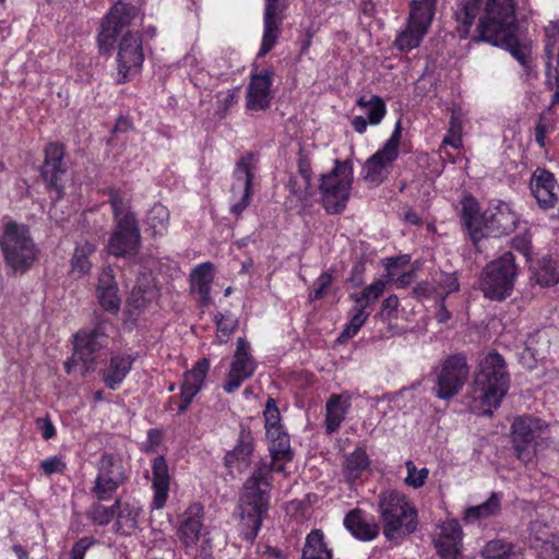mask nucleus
I'll list each match as a JSON object with an SVG mask.
<instances>
[{"label":"nucleus","mask_w":559,"mask_h":559,"mask_svg":"<svg viewBox=\"0 0 559 559\" xmlns=\"http://www.w3.org/2000/svg\"><path fill=\"white\" fill-rule=\"evenodd\" d=\"M352 405L348 393L332 395L325 406V427L329 433L335 432L344 421Z\"/></svg>","instance_id":"33"},{"label":"nucleus","mask_w":559,"mask_h":559,"mask_svg":"<svg viewBox=\"0 0 559 559\" xmlns=\"http://www.w3.org/2000/svg\"><path fill=\"white\" fill-rule=\"evenodd\" d=\"M411 261V258L407 254L389 258L384 262V266L386 270V278L388 281H395V286L397 288H404L408 286L413 278V271L403 272L400 274V269L407 265Z\"/></svg>","instance_id":"40"},{"label":"nucleus","mask_w":559,"mask_h":559,"mask_svg":"<svg viewBox=\"0 0 559 559\" xmlns=\"http://www.w3.org/2000/svg\"><path fill=\"white\" fill-rule=\"evenodd\" d=\"M365 309V307L355 304V307L350 313L349 321L342 332V338H352L358 333L369 317V312H367Z\"/></svg>","instance_id":"50"},{"label":"nucleus","mask_w":559,"mask_h":559,"mask_svg":"<svg viewBox=\"0 0 559 559\" xmlns=\"http://www.w3.org/2000/svg\"><path fill=\"white\" fill-rule=\"evenodd\" d=\"M484 218L479 214L477 201L472 197L463 200V219L474 242L479 240V234H483Z\"/></svg>","instance_id":"41"},{"label":"nucleus","mask_w":559,"mask_h":559,"mask_svg":"<svg viewBox=\"0 0 559 559\" xmlns=\"http://www.w3.org/2000/svg\"><path fill=\"white\" fill-rule=\"evenodd\" d=\"M286 188L288 190L286 203L290 209L304 210L311 205L316 187L312 183L311 163L306 155L299 156L298 170L289 177Z\"/></svg>","instance_id":"16"},{"label":"nucleus","mask_w":559,"mask_h":559,"mask_svg":"<svg viewBox=\"0 0 559 559\" xmlns=\"http://www.w3.org/2000/svg\"><path fill=\"white\" fill-rule=\"evenodd\" d=\"M107 346V336L102 328L82 330L75 335V352L71 360L64 364L66 371L72 372L78 362H82L83 372L93 370L96 362L95 354Z\"/></svg>","instance_id":"15"},{"label":"nucleus","mask_w":559,"mask_h":559,"mask_svg":"<svg viewBox=\"0 0 559 559\" xmlns=\"http://www.w3.org/2000/svg\"><path fill=\"white\" fill-rule=\"evenodd\" d=\"M265 436L272 456L271 469L284 471V462L292 460L290 441L287 432L281 424L280 411L273 399H269L263 412Z\"/></svg>","instance_id":"12"},{"label":"nucleus","mask_w":559,"mask_h":559,"mask_svg":"<svg viewBox=\"0 0 559 559\" xmlns=\"http://www.w3.org/2000/svg\"><path fill=\"white\" fill-rule=\"evenodd\" d=\"M133 364V357L128 354H117L110 358L108 366L103 371V381L111 389L116 390L130 372Z\"/></svg>","instance_id":"35"},{"label":"nucleus","mask_w":559,"mask_h":559,"mask_svg":"<svg viewBox=\"0 0 559 559\" xmlns=\"http://www.w3.org/2000/svg\"><path fill=\"white\" fill-rule=\"evenodd\" d=\"M518 214L511 209V205L506 202H499L489 214V218H484L483 234H479V239L487 236H500L511 233L516 224Z\"/></svg>","instance_id":"22"},{"label":"nucleus","mask_w":559,"mask_h":559,"mask_svg":"<svg viewBox=\"0 0 559 559\" xmlns=\"http://www.w3.org/2000/svg\"><path fill=\"white\" fill-rule=\"evenodd\" d=\"M63 148L57 143H49L45 148V162L41 175L46 182L55 190L57 197L61 194V178L64 174L62 167Z\"/></svg>","instance_id":"27"},{"label":"nucleus","mask_w":559,"mask_h":559,"mask_svg":"<svg viewBox=\"0 0 559 559\" xmlns=\"http://www.w3.org/2000/svg\"><path fill=\"white\" fill-rule=\"evenodd\" d=\"M510 388V373L504 358L496 350L479 357L468 393L471 408L490 416L498 408Z\"/></svg>","instance_id":"2"},{"label":"nucleus","mask_w":559,"mask_h":559,"mask_svg":"<svg viewBox=\"0 0 559 559\" xmlns=\"http://www.w3.org/2000/svg\"><path fill=\"white\" fill-rule=\"evenodd\" d=\"M301 559H332V550L320 530H312L306 537Z\"/></svg>","instance_id":"38"},{"label":"nucleus","mask_w":559,"mask_h":559,"mask_svg":"<svg viewBox=\"0 0 559 559\" xmlns=\"http://www.w3.org/2000/svg\"><path fill=\"white\" fill-rule=\"evenodd\" d=\"M97 298L105 310L111 312H117L119 310L120 298L118 296V287L111 269H105L99 274Z\"/></svg>","instance_id":"34"},{"label":"nucleus","mask_w":559,"mask_h":559,"mask_svg":"<svg viewBox=\"0 0 559 559\" xmlns=\"http://www.w3.org/2000/svg\"><path fill=\"white\" fill-rule=\"evenodd\" d=\"M357 106L365 110L369 123L372 126L379 124L386 114L385 104L379 96H371L369 98L361 96L357 100Z\"/></svg>","instance_id":"48"},{"label":"nucleus","mask_w":559,"mask_h":559,"mask_svg":"<svg viewBox=\"0 0 559 559\" xmlns=\"http://www.w3.org/2000/svg\"><path fill=\"white\" fill-rule=\"evenodd\" d=\"M438 0H412L409 14L404 28L394 41V47L401 52H409L420 46L432 23Z\"/></svg>","instance_id":"7"},{"label":"nucleus","mask_w":559,"mask_h":559,"mask_svg":"<svg viewBox=\"0 0 559 559\" xmlns=\"http://www.w3.org/2000/svg\"><path fill=\"white\" fill-rule=\"evenodd\" d=\"M153 472V509H163L168 499L170 477L168 466L164 456H157L152 464Z\"/></svg>","instance_id":"31"},{"label":"nucleus","mask_w":559,"mask_h":559,"mask_svg":"<svg viewBox=\"0 0 559 559\" xmlns=\"http://www.w3.org/2000/svg\"><path fill=\"white\" fill-rule=\"evenodd\" d=\"M516 276L514 257L506 252L486 265L480 277V289L488 299L504 300L512 294Z\"/></svg>","instance_id":"8"},{"label":"nucleus","mask_w":559,"mask_h":559,"mask_svg":"<svg viewBox=\"0 0 559 559\" xmlns=\"http://www.w3.org/2000/svg\"><path fill=\"white\" fill-rule=\"evenodd\" d=\"M547 84L559 87V24L550 23L545 29Z\"/></svg>","instance_id":"28"},{"label":"nucleus","mask_w":559,"mask_h":559,"mask_svg":"<svg viewBox=\"0 0 559 559\" xmlns=\"http://www.w3.org/2000/svg\"><path fill=\"white\" fill-rule=\"evenodd\" d=\"M272 78L273 72L263 70L251 75L247 88V108L249 110H265L272 100Z\"/></svg>","instance_id":"25"},{"label":"nucleus","mask_w":559,"mask_h":559,"mask_svg":"<svg viewBox=\"0 0 559 559\" xmlns=\"http://www.w3.org/2000/svg\"><path fill=\"white\" fill-rule=\"evenodd\" d=\"M123 483L124 480L121 479L97 476L92 490L99 500H109L118 487Z\"/></svg>","instance_id":"52"},{"label":"nucleus","mask_w":559,"mask_h":559,"mask_svg":"<svg viewBox=\"0 0 559 559\" xmlns=\"http://www.w3.org/2000/svg\"><path fill=\"white\" fill-rule=\"evenodd\" d=\"M116 509L117 508L114 506L105 507L103 504L95 503L88 509L86 516L94 524L104 526L112 520Z\"/></svg>","instance_id":"55"},{"label":"nucleus","mask_w":559,"mask_h":559,"mask_svg":"<svg viewBox=\"0 0 559 559\" xmlns=\"http://www.w3.org/2000/svg\"><path fill=\"white\" fill-rule=\"evenodd\" d=\"M402 138L400 122L396 123L391 136L381 148L370 156L364 165L362 176L366 182L378 186L389 176L393 163L399 157V146Z\"/></svg>","instance_id":"14"},{"label":"nucleus","mask_w":559,"mask_h":559,"mask_svg":"<svg viewBox=\"0 0 559 559\" xmlns=\"http://www.w3.org/2000/svg\"><path fill=\"white\" fill-rule=\"evenodd\" d=\"M385 283L386 282L383 280H377L367 286L360 294L353 295L352 298L355 304L367 308L382 295L385 288Z\"/></svg>","instance_id":"51"},{"label":"nucleus","mask_w":559,"mask_h":559,"mask_svg":"<svg viewBox=\"0 0 559 559\" xmlns=\"http://www.w3.org/2000/svg\"><path fill=\"white\" fill-rule=\"evenodd\" d=\"M169 212L157 203L147 213L146 224L153 236H163L168 229Z\"/></svg>","instance_id":"47"},{"label":"nucleus","mask_w":559,"mask_h":559,"mask_svg":"<svg viewBox=\"0 0 559 559\" xmlns=\"http://www.w3.org/2000/svg\"><path fill=\"white\" fill-rule=\"evenodd\" d=\"M43 472L50 476L52 474H62L66 469V463L61 456H50L40 462Z\"/></svg>","instance_id":"60"},{"label":"nucleus","mask_w":559,"mask_h":559,"mask_svg":"<svg viewBox=\"0 0 559 559\" xmlns=\"http://www.w3.org/2000/svg\"><path fill=\"white\" fill-rule=\"evenodd\" d=\"M257 362L251 355L250 344L245 338H238L229 371L223 389L227 393L235 392L245 380L252 377Z\"/></svg>","instance_id":"20"},{"label":"nucleus","mask_w":559,"mask_h":559,"mask_svg":"<svg viewBox=\"0 0 559 559\" xmlns=\"http://www.w3.org/2000/svg\"><path fill=\"white\" fill-rule=\"evenodd\" d=\"M213 278V265L209 262L198 265L190 274L191 290L200 295L201 301L204 305L210 301Z\"/></svg>","instance_id":"37"},{"label":"nucleus","mask_w":559,"mask_h":559,"mask_svg":"<svg viewBox=\"0 0 559 559\" xmlns=\"http://www.w3.org/2000/svg\"><path fill=\"white\" fill-rule=\"evenodd\" d=\"M554 131V121L549 115H540L535 127V141L539 146L544 147L546 144V136Z\"/></svg>","instance_id":"57"},{"label":"nucleus","mask_w":559,"mask_h":559,"mask_svg":"<svg viewBox=\"0 0 559 559\" xmlns=\"http://www.w3.org/2000/svg\"><path fill=\"white\" fill-rule=\"evenodd\" d=\"M501 498L493 492L488 500L479 506L469 507L465 510L463 520L465 523H475L483 519L496 515L500 511Z\"/></svg>","instance_id":"42"},{"label":"nucleus","mask_w":559,"mask_h":559,"mask_svg":"<svg viewBox=\"0 0 559 559\" xmlns=\"http://www.w3.org/2000/svg\"><path fill=\"white\" fill-rule=\"evenodd\" d=\"M530 187L540 207L550 209L555 206L558 201V186L551 173L537 168L533 173Z\"/></svg>","instance_id":"26"},{"label":"nucleus","mask_w":559,"mask_h":559,"mask_svg":"<svg viewBox=\"0 0 559 559\" xmlns=\"http://www.w3.org/2000/svg\"><path fill=\"white\" fill-rule=\"evenodd\" d=\"M285 8L286 0H265L264 31L259 56H265L274 47Z\"/></svg>","instance_id":"24"},{"label":"nucleus","mask_w":559,"mask_h":559,"mask_svg":"<svg viewBox=\"0 0 559 559\" xmlns=\"http://www.w3.org/2000/svg\"><path fill=\"white\" fill-rule=\"evenodd\" d=\"M257 168V158L253 154L240 157L234 170L231 187L233 201L231 213L239 215L248 206L251 197L252 179Z\"/></svg>","instance_id":"17"},{"label":"nucleus","mask_w":559,"mask_h":559,"mask_svg":"<svg viewBox=\"0 0 559 559\" xmlns=\"http://www.w3.org/2000/svg\"><path fill=\"white\" fill-rule=\"evenodd\" d=\"M468 366L463 356L449 357L442 365L435 386L436 395L441 400H449L463 388L468 376Z\"/></svg>","instance_id":"18"},{"label":"nucleus","mask_w":559,"mask_h":559,"mask_svg":"<svg viewBox=\"0 0 559 559\" xmlns=\"http://www.w3.org/2000/svg\"><path fill=\"white\" fill-rule=\"evenodd\" d=\"M548 438L549 426L539 418L520 416L512 424V442L523 462H531Z\"/></svg>","instance_id":"9"},{"label":"nucleus","mask_w":559,"mask_h":559,"mask_svg":"<svg viewBox=\"0 0 559 559\" xmlns=\"http://www.w3.org/2000/svg\"><path fill=\"white\" fill-rule=\"evenodd\" d=\"M354 180V171L350 162L335 160L334 168L320 177L319 191L321 201L328 213L342 212L349 199Z\"/></svg>","instance_id":"6"},{"label":"nucleus","mask_w":559,"mask_h":559,"mask_svg":"<svg viewBox=\"0 0 559 559\" xmlns=\"http://www.w3.org/2000/svg\"><path fill=\"white\" fill-rule=\"evenodd\" d=\"M549 527L539 522H532L530 525V536L536 543L534 547L538 548L540 545L538 543L544 544L545 540H549L551 538Z\"/></svg>","instance_id":"59"},{"label":"nucleus","mask_w":559,"mask_h":559,"mask_svg":"<svg viewBox=\"0 0 559 559\" xmlns=\"http://www.w3.org/2000/svg\"><path fill=\"white\" fill-rule=\"evenodd\" d=\"M463 532L454 519L444 521L440 526V534L435 540L438 555L441 559H459L462 552Z\"/></svg>","instance_id":"23"},{"label":"nucleus","mask_w":559,"mask_h":559,"mask_svg":"<svg viewBox=\"0 0 559 559\" xmlns=\"http://www.w3.org/2000/svg\"><path fill=\"white\" fill-rule=\"evenodd\" d=\"M94 544L88 537L81 538L71 549V559H84L86 551Z\"/></svg>","instance_id":"64"},{"label":"nucleus","mask_w":559,"mask_h":559,"mask_svg":"<svg viewBox=\"0 0 559 559\" xmlns=\"http://www.w3.org/2000/svg\"><path fill=\"white\" fill-rule=\"evenodd\" d=\"M185 66L190 68L189 74L192 76L195 86L203 87L204 81L203 76L204 74L199 71L198 67V56L195 53H189L185 57Z\"/></svg>","instance_id":"61"},{"label":"nucleus","mask_w":559,"mask_h":559,"mask_svg":"<svg viewBox=\"0 0 559 559\" xmlns=\"http://www.w3.org/2000/svg\"><path fill=\"white\" fill-rule=\"evenodd\" d=\"M136 16L138 10L134 5L121 1L117 2L102 24L97 38L99 49L104 52L108 51L118 33L123 27L131 25Z\"/></svg>","instance_id":"19"},{"label":"nucleus","mask_w":559,"mask_h":559,"mask_svg":"<svg viewBox=\"0 0 559 559\" xmlns=\"http://www.w3.org/2000/svg\"><path fill=\"white\" fill-rule=\"evenodd\" d=\"M0 248L7 265L20 273L26 272L38 254L28 227L13 221H8L3 225Z\"/></svg>","instance_id":"5"},{"label":"nucleus","mask_w":559,"mask_h":559,"mask_svg":"<svg viewBox=\"0 0 559 559\" xmlns=\"http://www.w3.org/2000/svg\"><path fill=\"white\" fill-rule=\"evenodd\" d=\"M332 274L330 272L322 273L313 284V290L310 293L311 299H320L324 296L326 288L331 285Z\"/></svg>","instance_id":"62"},{"label":"nucleus","mask_w":559,"mask_h":559,"mask_svg":"<svg viewBox=\"0 0 559 559\" xmlns=\"http://www.w3.org/2000/svg\"><path fill=\"white\" fill-rule=\"evenodd\" d=\"M270 469L259 467L246 481L240 497L239 510L241 520V534L246 540L252 542L262 525L269 508Z\"/></svg>","instance_id":"4"},{"label":"nucleus","mask_w":559,"mask_h":559,"mask_svg":"<svg viewBox=\"0 0 559 559\" xmlns=\"http://www.w3.org/2000/svg\"><path fill=\"white\" fill-rule=\"evenodd\" d=\"M98 474L97 476H104L106 478L121 479L126 480V475L123 471V466L121 461L110 454L102 455L98 465Z\"/></svg>","instance_id":"49"},{"label":"nucleus","mask_w":559,"mask_h":559,"mask_svg":"<svg viewBox=\"0 0 559 559\" xmlns=\"http://www.w3.org/2000/svg\"><path fill=\"white\" fill-rule=\"evenodd\" d=\"M461 0L455 11L461 37H466L479 15L478 32L481 40L510 50L521 62L525 53L520 48L519 29L514 21L513 0Z\"/></svg>","instance_id":"1"},{"label":"nucleus","mask_w":559,"mask_h":559,"mask_svg":"<svg viewBox=\"0 0 559 559\" xmlns=\"http://www.w3.org/2000/svg\"><path fill=\"white\" fill-rule=\"evenodd\" d=\"M238 100V88H227L216 94V112L224 116Z\"/></svg>","instance_id":"56"},{"label":"nucleus","mask_w":559,"mask_h":559,"mask_svg":"<svg viewBox=\"0 0 559 559\" xmlns=\"http://www.w3.org/2000/svg\"><path fill=\"white\" fill-rule=\"evenodd\" d=\"M251 454L252 444L242 441L225 455V463L231 472L235 469L241 473L250 465Z\"/></svg>","instance_id":"44"},{"label":"nucleus","mask_w":559,"mask_h":559,"mask_svg":"<svg viewBox=\"0 0 559 559\" xmlns=\"http://www.w3.org/2000/svg\"><path fill=\"white\" fill-rule=\"evenodd\" d=\"M145 60V44L140 32L128 31L118 39L116 53L117 82L126 83L138 76Z\"/></svg>","instance_id":"11"},{"label":"nucleus","mask_w":559,"mask_h":559,"mask_svg":"<svg viewBox=\"0 0 559 559\" xmlns=\"http://www.w3.org/2000/svg\"><path fill=\"white\" fill-rule=\"evenodd\" d=\"M370 471V461L366 451L356 449L345 457L344 474L349 481L361 478Z\"/></svg>","instance_id":"39"},{"label":"nucleus","mask_w":559,"mask_h":559,"mask_svg":"<svg viewBox=\"0 0 559 559\" xmlns=\"http://www.w3.org/2000/svg\"><path fill=\"white\" fill-rule=\"evenodd\" d=\"M110 203L117 219V227L109 239L108 250L117 257L133 255L140 245L136 219L132 213L123 212L122 201L116 192H111Z\"/></svg>","instance_id":"10"},{"label":"nucleus","mask_w":559,"mask_h":559,"mask_svg":"<svg viewBox=\"0 0 559 559\" xmlns=\"http://www.w3.org/2000/svg\"><path fill=\"white\" fill-rule=\"evenodd\" d=\"M465 120V112L460 107L452 109L449 128L445 136L442 140L443 145H449L453 148H460L462 146L463 126Z\"/></svg>","instance_id":"43"},{"label":"nucleus","mask_w":559,"mask_h":559,"mask_svg":"<svg viewBox=\"0 0 559 559\" xmlns=\"http://www.w3.org/2000/svg\"><path fill=\"white\" fill-rule=\"evenodd\" d=\"M397 308L399 298L392 295L382 301L380 313L384 319H391L396 314Z\"/></svg>","instance_id":"63"},{"label":"nucleus","mask_w":559,"mask_h":559,"mask_svg":"<svg viewBox=\"0 0 559 559\" xmlns=\"http://www.w3.org/2000/svg\"><path fill=\"white\" fill-rule=\"evenodd\" d=\"M346 530L357 539L362 542L373 540L380 532L376 520L359 509L350 511L344 519Z\"/></svg>","instance_id":"29"},{"label":"nucleus","mask_w":559,"mask_h":559,"mask_svg":"<svg viewBox=\"0 0 559 559\" xmlns=\"http://www.w3.org/2000/svg\"><path fill=\"white\" fill-rule=\"evenodd\" d=\"M117 511L116 531L117 533L130 536L136 533L139 521L142 514V507L138 501L121 502L117 500L114 503Z\"/></svg>","instance_id":"30"},{"label":"nucleus","mask_w":559,"mask_h":559,"mask_svg":"<svg viewBox=\"0 0 559 559\" xmlns=\"http://www.w3.org/2000/svg\"><path fill=\"white\" fill-rule=\"evenodd\" d=\"M382 533L388 540L404 538L414 533L418 524V512L414 502L403 492L389 489L378 497L377 509Z\"/></svg>","instance_id":"3"},{"label":"nucleus","mask_w":559,"mask_h":559,"mask_svg":"<svg viewBox=\"0 0 559 559\" xmlns=\"http://www.w3.org/2000/svg\"><path fill=\"white\" fill-rule=\"evenodd\" d=\"M202 519L203 508L198 503L191 504L181 516L178 537L188 552L207 557L212 546Z\"/></svg>","instance_id":"13"},{"label":"nucleus","mask_w":559,"mask_h":559,"mask_svg":"<svg viewBox=\"0 0 559 559\" xmlns=\"http://www.w3.org/2000/svg\"><path fill=\"white\" fill-rule=\"evenodd\" d=\"M95 249L96 246L86 240L76 245L70 260L69 275L71 278L80 280L90 273L92 267L90 257L95 252Z\"/></svg>","instance_id":"36"},{"label":"nucleus","mask_w":559,"mask_h":559,"mask_svg":"<svg viewBox=\"0 0 559 559\" xmlns=\"http://www.w3.org/2000/svg\"><path fill=\"white\" fill-rule=\"evenodd\" d=\"M484 559H523L514 546L499 539L488 542L481 550Z\"/></svg>","instance_id":"45"},{"label":"nucleus","mask_w":559,"mask_h":559,"mask_svg":"<svg viewBox=\"0 0 559 559\" xmlns=\"http://www.w3.org/2000/svg\"><path fill=\"white\" fill-rule=\"evenodd\" d=\"M210 370V361L206 358L198 360L193 367L183 373L180 385L181 403L178 407L180 414L185 413L190 406L193 399L202 390L207 372Z\"/></svg>","instance_id":"21"},{"label":"nucleus","mask_w":559,"mask_h":559,"mask_svg":"<svg viewBox=\"0 0 559 559\" xmlns=\"http://www.w3.org/2000/svg\"><path fill=\"white\" fill-rule=\"evenodd\" d=\"M405 467L407 472L404 478L405 485L414 489L421 488L429 476V469L427 467L418 468L413 461H407Z\"/></svg>","instance_id":"53"},{"label":"nucleus","mask_w":559,"mask_h":559,"mask_svg":"<svg viewBox=\"0 0 559 559\" xmlns=\"http://www.w3.org/2000/svg\"><path fill=\"white\" fill-rule=\"evenodd\" d=\"M216 340L219 344H224L237 325V319L230 313H221L216 316Z\"/></svg>","instance_id":"54"},{"label":"nucleus","mask_w":559,"mask_h":559,"mask_svg":"<svg viewBox=\"0 0 559 559\" xmlns=\"http://www.w3.org/2000/svg\"><path fill=\"white\" fill-rule=\"evenodd\" d=\"M537 559H559V536L551 535L538 547Z\"/></svg>","instance_id":"58"},{"label":"nucleus","mask_w":559,"mask_h":559,"mask_svg":"<svg viewBox=\"0 0 559 559\" xmlns=\"http://www.w3.org/2000/svg\"><path fill=\"white\" fill-rule=\"evenodd\" d=\"M534 278L542 287H549L559 282V264L552 260L543 259L534 270Z\"/></svg>","instance_id":"46"},{"label":"nucleus","mask_w":559,"mask_h":559,"mask_svg":"<svg viewBox=\"0 0 559 559\" xmlns=\"http://www.w3.org/2000/svg\"><path fill=\"white\" fill-rule=\"evenodd\" d=\"M433 281L438 287L431 288V292L426 289L428 283L420 282L414 289V294L421 299L436 298L443 300L449 294L459 290V282L453 273H437L433 275Z\"/></svg>","instance_id":"32"}]
</instances>
